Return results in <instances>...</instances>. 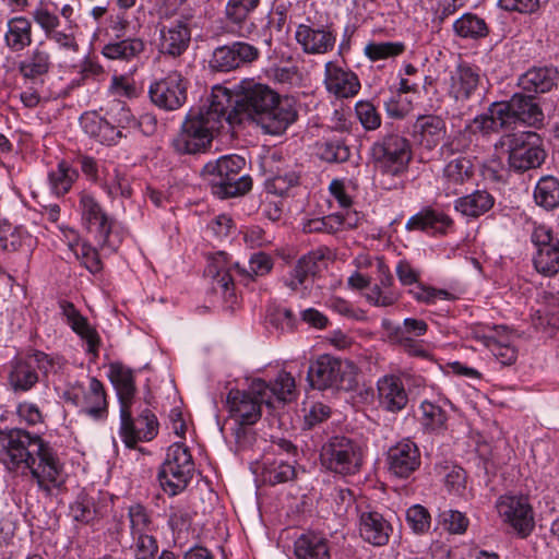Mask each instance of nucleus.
<instances>
[{
  "label": "nucleus",
  "mask_w": 559,
  "mask_h": 559,
  "mask_svg": "<svg viewBox=\"0 0 559 559\" xmlns=\"http://www.w3.org/2000/svg\"><path fill=\"white\" fill-rule=\"evenodd\" d=\"M0 463L10 472L29 475L46 492L61 488L67 480L56 450L39 435L23 428L0 430Z\"/></svg>",
  "instance_id": "obj_1"
},
{
  "label": "nucleus",
  "mask_w": 559,
  "mask_h": 559,
  "mask_svg": "<svg viewBox=\"0 0 559 559\" xmlns=\"http://www.w3.org/2000/svg\"><path fill=\"white\" fill-rule=\"evenodd\" d=\"M273 459L266 457L261 473L262 480L275 486L296 477L297 448L288 440L278 438L272 442Z\"/></svg>",
  "instance_id": "obj_14"
},
{
  "label": "nucleus",
  "mask_w": 559,
  "mask_h": 559,
  "mask_svg": "<svg viewBox=\"0 0 559 559\" xmlns=\"http://www.w3.org/2000/svg\"><path fill=\"white\" fill-rule=\"evenodd\" d=\"M406 49L403 41H376L371 40L364 47V55L371 61L377 62L401 56Z\"/></svg>",
  "instance_id": "obj_54"
},
{
  "label": "nucleus",
  "mask_w": 559,
  "mask_h": 559,
  "mask_svg": "<svg viewBox=\"0 0 559 559\" xmlns=\"http://www.w3.org/2000/svg\"><path fill=\"white\" fill-rule=\"evenodd\" d=\"M420 145L431 150L436 147L445 134V122L439 116H419L414 124Z\"/></svg>",
  "instance_id": "obj_41"
},
{
  "label": "nucleus",
  "mask_w": 559,
  "mask_h": 559,
  "mask_svg": "<svg viewBox=\"0 0 559 559\" xmlns=\"http://www.w3.org/2000/svg\"><path fill=\"white\" fill-rule=\"evenodd\" d=\"M328 204L330 209L341 212H356L353 210L356 195V185L347 178H334L329 185Z\"/></svg>",
  "instance_id": "obj_43"
},
{
  "label": "nucleus",
  "mask_w": 559,
  "mask_h": 559,
  "mask_svg": "<svg viewBox=\"0 0 559 559\" xmlns=\"http://www.w3.org/2000/svg\"><path fill=\"white\" fill-rule=\"evenodd\" d=\"M108 93L117 99H133L139 96V90L134 81L127 75H112Z\"/></svg>",
  "instance_id": "obj_64"
},
{
  "label": "nucleus",
  "mask_w": 559,
  "mask_h": 559,
  "mask_svg": "<svg viewBox=\"0 0 559 559\" xmlns=\"http://www.w3.org/2000/svg\"><path fill=\"white\" fill-rule=\"evenodd\" d=\"M229 97L223 86L216 85L206 102L198 107L191 108L181 124L180 132L174 138L173 146L181 154H198L205 152L211 145L214 134L229 126L236 115H227Z\"/></svg>",
  "instance_id": "obj_3"
},
{
  "label": "nucleus",
  "mask_w": 559,
  "mask_h": 559,
  "mask_svg": "<svg viewBox=\"0 0 559 559\" xmlns=\"http://www.w3.org/2000/svg\"><path fill=\"white\" fill-rule=\"evenodd\" d=\"M193 473L194 462L189 448L182 442H175L167 449L157 479L163 491L174 497L188 487Z\"/></svg>",
  "instance_id": "obj_7"
},
{
  "label": "nucleus",
  "mask_w": 559,
  "mask_h": 559,
  "mask_svg": "<svg viewBox=\"0 0 559 559\" xmlns=\"http://www.w3.org/2000/svg\"><path fill=\"white\" fill-rule=\"evenodd\" d=\"M81 223L104 254L115 253L127 236L126 229L110 218L96 198L86 191L79 194Z\"/></svg>",
  "instance_id": "obj_5"
},
{
  "label": "nucleus",
  "mask_w": 559,
  "mask_h": 559,
  "mask_svg": "<svg viewBox=\"0 0 559 559\" xmlns=\"http://www.w3.org/2000/svg\"><path fill=\"white\" fill-rule=\"evenodd\" d=\"M419 409L420 424L425 431L439 435L448 429L449 414L442 405L425 400Z\"/></svg>",
  "instance_id": "obj_47"
},
{
  "label": "nucleus",
  "mask_w": 559,
  "mask_h": 559,
  "mask_svg": "<svg viewBox=\"0 0 559 559\" xmlns=\"http://www.w3.org/2000/svg\"><path fill=\"white\" fill-rule=\"evenodd\" d=\"M453 32L463 39L478 40L489 34V27L484 19L468 12L454 21Z\"/></svg>",
  "instance_id": "obj_48"
},
{
  "label": "nucleus",
  "mask_w": 559,
  "mask_h": 559,
  "mask_svg": "<svg viewBox=\"0 0 559 559\" xmlns=\"http://www.w3.org/2000/svg\"><path fill=\"white\" fill-rule=\"evenodd\" d=\"M535 202L546 209L551 210L559 205V181L552 176L542 177L534 190Z\"/></svg>",
  "instance_id": "obj_50"
},
{
  "label": "nucleus",
  "mask_w": 559,
  "mask_h": 559,
  "mask_svg": "<svg viewBox=\"0 0 559 559\" xmlns=\"http://www.w3.org/2000/svg\"><path fill=\"white\" fill-rule=\"evenodd\" d=\"M316 154L328 163H344L350 156V150L341 139L326 140L316 145Z\"/></svg>",
  "instance_id": "obj_55"
},
{
  "label": "nucleus",
  "mask_w": 559,
  "mask_h": 559,
  "mask_svg": "<svg viewBox=\"0 0 559 559\" xmlns=\"http://www.w3.org/2000/svg\"><path fill=\"white\" fill-rule=\"evenodd\" d=\"M420 452L411 439H403L392 445L386 455L389 472L399 478H408L420 466Z\"/></svg>",
  "instance_id": "obj_22"
},
{
  "label": "nucleus",
  "mask_w": 559,
  "mask_h": 559,
  "mask_svg": "<svg viewBox=\"0 0 559 559\" xmlns=\"http://www.w3.org/2000/svg\"><path fill=\"white\" fill-rule=\"evenodd\" d=\"M267 318L270 323L281 332H292L297 326V318L290 309L276 305L269 309Z\"/></svg>",
  "instance_id": "obj_62"
},
{
  "label": "nucleus",
  "mask_w": 559,
  "mask_h": 559,
  "mask_svg": "<svg viewBox=\"0 0 559 559\" xmlns=\"http://www.w3.org/2000/svg\"><path fill=\"white\" fill-rule=\"evenodd\" d=\"M260 52L257 47L243 41L217 47L212 55L210 64L213 70L229 72L258 59Z\"/></svg>",
  "instance_id": "obj_21"
},
{
  "label": "nucleus",
  "mask_w": 559,
  "mask_h": 559,
  "mask_svg": "<svg viewBox=\"0 0 559 559\" xmlns=\"http://www.w3.org/2000/svg\"><path fill=\"white\" fill-rule=\"evenodd\" d=\"M475 166L473 160L465 155L450 158L443 166L439 177L440 189L447 197L459 194L462 188L473 179Z\"/></svg>",
  "instance_id": "obj_23"
},
{
  "label": "nucleus",
  "mask_w": 559,
  "mask_h": 559,
  "mask_svg": "<svg viewBox=\"0 0 559 559\" xmlns=\"http://www.w3.org/2000/svg\"><path fill=\"white\" fill-rule=\"evenodd\" d=\"M67 403H71L79 413L95 420H105L108 416V402L104 384L95 377L88 378V384L75 381L68 385L62 394Z\"/></svg>",
  "instance_id": "obj_12"
},
{
  "label": "nucleus",
  "mask_w": 559,
  "mask_h": 559,
  "mask_svg": "<svg viewBox=\"0 0 559 559\" xmlns=\"http://www.w3.org/2000/svg\"><path fill=\"white\" fill-rule=\"evenodd\" d=\"M354 110L356 118L365 131H376L381 127V114L370 100L360 99L356 102Z\"/></svg>",
  "instance_id": "obj_56"
},
{
  "label": "nucleus",
  "mask_w": 559,
  "mask_h": 559,
  "mask_svg": "<svg viewBox=\"0 0 559 559\" xmlns=\"http://www.w3.org/2000/svg\"><path fill=\"white\" fill-rule=\"evenodd\" d=\"M507 106L504 103L495 102L492 103L487 111L477 115L473 121L468 124L469 130L473 133L479 132L483 135L496 133L503 128L509 126V116H507Z\"/></svg>",
  "instance_id": "obj_35"
},
{
  "label": "nucleus",
  "mask_w": 559,
  "mask_h": 559,
  "mask_svg": "<svg viewBox=\"0 0 559 559\" xmlns=\"http://www.w3.org/2000/svg\"><path fill=\"white\" fill-rule=\"evenodd\" d=\"M205 272L213 277V285L216 290H221L225 296H231L234 289V280L230 274V266L227 265V254L216 253L209 262Z\"/></svg>",
  "instance_id": "obj_46"
},
{
  "label": "nucleus",
  "mask_w": 559,
  "mask_h": 559,
  "mask_svg": "<svg viewBox=\"0 0 559 559\" xmlns=\"http://www.w3.org/2000/svg\"><path fill=\"white\" fill-rule=\"evenodd\" d=\"M297 559H331L329 540L321 534L308 532L294 543Z\"/></svg>",
  "instance_id": "obj_39"
},
{
  "label": "nucleus",
  "mask_w": 559,
  "mask_h": 559,
  "mask_svg": "<svg viewBox=\"0 0 559 559\" xmlns=\"http://www.w3.org/2000/svg\"><path fill=\"white\" fill-rule=\"evenodd\" d=\"M496 147L506 150L510 167L518 171L539 167L547 155L543 139L533 131L506 134Z\"/></svg>",
  "instance_id": "obj_9"
},
{
  "label": "nucleus",
  "mask_w": 559,
  "mask_h": 559,
  "mask_svg": "<svg viewBox=\"0 0 559 559\" xmlns=\"http://www.w3.org/2000/svg\"><path fill=\"white\" fill-rule=\"evenodd\" d=\"M109 379L120 402L121 432L128 440H132L127 431L130 428L129 407L135 393L133 371L122 364L114 362L109 366Z\"/></svg>",
  "instance_id": "obj_20"
},
{
  "label": "nucleus",
  "mask_w": 559,
  "mask_h": 559,
  "mask_svg": "<svg viewBox=\"0 0 559 559\" xmlns=\"http://www.w3.org/2000/svg\"><path fill=\"white\" fill-rule=\"evenodd\" d=\"M59 306L62 316L66 318L67 324L84 342L86 354L91 356V361L95 362L99 355V334L72 302L62 300Z\"/></svg>",
  "instance_id": "obj_26"
},
{
  "label": "nucleus",
  "mask_w": 559,
  "mask_h": 559,
  "mask_svg": "<svg viewBox=\"0 0 559 559\" xmlns=\"http://www.w3.org/2000/svg\"><path fill=\"white\" fill-rule=\"evenodd\" d=\"M495 205V198L487 190H475L474 192L460 197L454 202V209L463 216L476 218Z\"/></svg>",
  "instance_id": "obj_42"
},
{
  "label": "nucleus",
  "mask_w": 559,
  "mask_h": 559,
  "mask_svg": "<svg viewBox=\"0 0 559 559\" xmlns=\"http://www.w3.org/2000/svg\"><path fill=\"white\" fill-rule=\"evenodd\" d=\"M53 365L55 359L41 350L12 358L7 366L9 389L15 394L29 392L39 382V374H47Z\"/></svg>",
  "instance_id": "obj_8"
},
{
  "label": "nucleus",
  "mask_w": 559,
  "mask_h": 559,
  "mask_svg": "<svg viewBox=\"0 0 559 559\" xmlns=\"http://www.w3.org/2000/svg\"><path fill=\"white\" fill-rule=\"evenodd\" d=\"M323 84L326 92L336 98H353L361 88L358 75L338 61L325 63Z\"/></svg>",
  "instance_id": "obj_19"
},
{
  "label": "nucleus",
  "mask_w": 559,
  "mask_h": 559,
  "mask_svg": "<svg viewBox=\"0 0 559 559\" xmlns=\"http://www.w3.org/2000/svg\"><path fill=\"white\" fill-rule=\"evenodd\" d=\"M497 511L504 523L520 536H527L534 528V512L528 498L523 495H503L497 501Z\"/></svg>",
  "instance_id": "obj_17"
},
{
  "label": "nucleus",
  "mask_w": 559,
  "mask_h": 559,
  "mask_svg": "<svg viewBox=\"0 0 559 559\" xmlns=\"http://www.w3.org/2000/svg\"><path fill=\"white\" fill-rule=\"evenodd\" d=\"M318 259L319 255L314 252L302 255L284 277V284L290 290L305 296L312 285V276L317 271Z\"/></svg>",
  "instance_id": "obj_34"
},
{
  "label": "nucleus",
  "mask_w": 559,
  "mask_h": 559,
  "mask_svg": "<svg viewBox=\"0 0 559 559\" xmlns=\"http://www.w3.org/2000/svg\"><path fill=\"white\" fill-rule=\"evenodd\" d=\"M223 90L229 97L227 115H236L229 127L242 123L245 119L254 121L265 134L281 135L297 119V110L288 98H282L267 85L253 81L242 82L241 93Z\"/></svg>",
  "instance_id": "obj_2"
},
{
  "label": "nucleus",
  "mask_w": 559,
  "mask_h": 559,
  "mask_svg": "<svg viewBox=\"0 0 559 559\" xmlns=\"http://www.w3.org/2000/svg\"><path fill=\"white\" fill-rule=\"evenodd\" d=\"M145 50V41L140 37L119 38L104 45L102 53L110 60L130 61Z\"/></svg>",
  "instance_id": "obj_44"
},
{
  "label": "nucleus",
  "mask_w": 559,
  "mask_h": 559,
  "mask_svg": "<svg viewBox=\"0 0 559 559\" xmlns=\"http://www.w3.org/2000/svg\"><path fill=\"white\" fill-rule=\"evenodd\" d=\"M382 326L386 331L390 342L400 346L407 354L416 357L427 356L424 341L417 338L427 333L428 324L426 321L405 318L402 324H393L383 320Z\"/></svg>",
  "instance_id": "obj_15"
},
{
  "label": "nucleus",
  "mask_w": 559,
  "mask_h": 559,
  "mask_svg": "<svg viewBox=\"0 0 559 559\" xmlns=\"http://www.w3.org/2000/svg\"><path fill=\"white\" fill-rule=\"evenodd\" d=\"M231 438V449L237 454L250 449L257 440L252 425L240 423L233 424Z\"/></svg>",
  "instance_id": "obj_61"
},
{
  "label": "nucleus",
  "mask_w": 559,
  "mask_h": 559,
  "mask_svg": "<svg viewBox=\"0 0 559 559\" xmlns=\"http://www.w3.org/2000/svg\"><path fill=\"white\" fill-rule=\"evenodd\" d=\"M295 39L305 53L324 55L333 50L336 36L328 26L301 23L296 27Z\"/></svg>",
  "instance_id": "obj_24"
},
{
  "label": "nucleus",
  "mask_w": 559,
  "mask_h": 559,
  "mask_svg": "<svg viewBox=\"0 0 559 559\" xmlns=\"http://www.w3.org/2000/svg\"><path fill=\"white\" fill-rule=\"evenodd\" d=\"M320 460L322 466L330 472L350 476L360 471L364 450L358 442L344 436H335L322 447Z\"/></svg>",
  "instance_id": "obj_11"
},
{
  "label": "nucleus",
  "mask_w": 559,
  "mask_h": 559,
  "mask_svg": "<svg viewBox=\"0 0 559 559\" xmlns=\"http://www.w3.org/2000/svg\"><path fill=\"white\" fill-rule=\"evenodd\" d=\"M369 157L376 171L382 177L381 186L390 190L397 188L395 179L407 171L412 160V146L405 136L388 132L371 144Z\"/></svg>",
  "instance_id": "obj_4"
},
{
  "label": "nucleus",
  "mask_w": 559,
  "mask_h": 559,
  "mask_svg": "<svg viewBox=\"0 0 559 559\" xmlns=\"http://www.w3.org/2000/svg\"><path fill=\"white\" fill-rule=\"evenodd\" d=\"M130 536L154 534L155 527L150 511L141 503L128 508Z\"/></svg>",
  "instance_id": "obj_51"
},
{
  "label": "nucleus",
  "mask_w": 559,
  "mask_h": 559,
  "mask_svg": "<svg viewBox=\"0 0 559 559\" xmlns=\"http://www.w3.org/2000/svg\"><path fill=\"white\" fill-rule=\"evenodd\" d=\"M272 405L262 394L252 391L230 390L227 394L226 405L229 417L234 423L254 425L261 417V405Z\"/></svg>",
  "instance_id": "obj_18"
},
{
  "label": "nucleus",
  "mask_w": 559,
  "mask_h": 559,
  "mask_svg": "<svg viewBox=\"0 0 559 559\" xmlns=\"http://www.w3.org/2000/svg\"><path fill=\"white\" fill-rule=\"evenodd\" d=\"M80 122L84 132L102 144L116 145L124 136L123 132L108 121L106 116L97 112H85Z\"/></svg>",
  "instance_id": "obj_33"
},
{
  "label": "nucleus",
  "mask_w": 559,
  "mask_h": 559,
  "mask_svg": "<svg viewBox=\"0 0 559 559\" xmlns=\"http://www.w3.org/2000/svg\"><path fill=\"white\" fill-rule=\"evenodd\" d=\"M360 216L358 212H334L323 216L324 233L335 234L340 230L357 227Z\"/></svg>",
  "instance_id": "obj_58"
},
{
  "label": "nucleus",
  "mask_w": 559,
  "mask_h": 559,
  "mask_svg": "<svg viewBox=\"0 0 559 559\" xmlns=\"http://www.w3.org/2000/svg\"><path fill=\"white\" fill-rule=\"evenodd\" d=\"M245 166L243 157L236 154L223 155L207 162L201 170V176L217 198H235L245 194L252 187L251 177L242 174Z\"/></svg>",
  "instance_id": "obj_6"
},
{
  "label": "nucleus",
  "mask_w": 559,
  "mask_h": 559,
  "mask_svg": "<svg viewBox=\"0 0 559 559\" xmlns=\"http://www.w3.org/2000/svg\"><path fill=\"white\" fill-rule=\"evenodd\" d=\"M32 41L33 27L27 17L19 15L8 20L4 43L12 52L24 50Z\"/></svg>",
  "instance_id": "obj_38"
},
{
  "label": "nucleus",
  "mask_w": 559,
  "mask_h": 559,
  "mask_svg": "<svg viewBox=\"0 0 559 559\" xmlns=\"http://www.w3.org/2000/svg\"><path fill=\"white\" fill-rule=\"evenodd\" d=\"M191 41V29L185 20H173L162 25L158 36V50L162 55L180 57Z\"/></svg>",
  "instance_id": "obj_27"
},
{
  "label": "nucleus",
  "mask_w": 559,
  "mask_h": 559,
  "mask_svg": "<svg viewBox=\"0 0 559 559\" xmlns=\"http://www.w3.org/2000/svg\"><path fill=\"white\" fill-rule=\"evenodd\" d=\"M73 254L90 273L97 274L103 270L99 252L90 242L83 241L79 249L73 251Z\"/></svg>",
  "instance_id": "obj_63"
},
{
  "label": "nucleus",
  "mask_w": 559,
  "mask_h": 559,
  "mask_svg": "<svg viewBox=\"0 0 559 559\" xmlns=\"http://www.w3.org/2000/svg\"><path fill=\"white\" fill-rule=\"evenodd\" d=\"M534 247L532 262L537 273L552 277L559 273V235L545 224H533L530 235Z\"/></svg>",
  "instance_id": "obj_13"
},
{
  "label": "nucleus",
  "mask_w": 559,
  "mask_h": 559,
  "mask_svg": "<svg viewBox=\"0 0 559 559\" xmlns=\"http://www.w3.org/2000/svg\"><path fill=\"white\" fill-rule=\"evenodd\" d=\"M299 173L293 168H277V170L267 178L265 189L271 194L282 197L299 183Z\"/></svg>",
  "instance_id": "obj_52"
},
{
  "label": "nucleus",
  "mask_w": 559,
  "mask_h": 559,
  "mask_svg": "<svg viewBox=\"0 0 559 559\" xmlns=\"http://www.w3.org/2000/svg\"><path fill=\"white\" fill-rule=\"evenodd\" d=\"M52 67L50 51L44 40L38 41L19 62L21 76L34 85L43 86Z\"/></svg>",
  "instance_id": "obj_25"
},
{
  "label": "nucleus",
  "mask_w": 559,
  "mask_h": 559,
  "mask_svg": "<svg viewBox=\"0 0 559 559\" xmlns=\"http://www.w3.org/2000/svg\"><path fill=\"white\" fill-rule=\"evenodd\" d=\"M188 81L178 71L152 82L148 86L151 102L158 108L173 111L187 102Z\"/></svg>",
  "instance_id": "obj_16"
},
{
  "label": "nucleus",
  "mask_w": 559,
  "mask_h": 559,
  "mask_svg": "<svg viewBox=\"0 0 559 559\" xmlns=\"http://www.w3.org/2000/svg\"><path fill=\"white\" fill-rule=\"evenodd\" d=\"M377 401L385 412L396 414L408 403V394L401 377L384 374L377 380Z\"/></svg>",
  "instance_id": "obj_28"
},
{
  "label": "nucleus",
  "mask_w": 559,
  "mask_h": 559,
  "mask_svg": "<svg viewBox=\"0 0 559 559\" xmlns=\"http://www.w3.org/2000/svg\"><path fill=\"white\" fill-rule=\"evenodd\" d=\"M79 178V173L69 162L60 160L55 168L48 173V185L50 192L56 197L67 194Z\"/></svg>",
  "instance_id": "obj_45"
},
{
  "label": "nucleus",
  "mask_w": 559,
  "mask_h": 559,
  "mask_svg": "<svg viewBox=\"0 0 559 559\" xmlns=\"http://www.w3.org/2000/svg\"><path fill=\"white\" fill-rule=\"evenodd\" d=\"M104 189L111 198H130L132 189L123 170L115 165L104 168Z\"/></svg>",
  "instance_id": "obj_49"
},
{
  "label": "nucleus",
  "mask_w": 559,
  "mask_h": 559,
  "mask_svg": "<svg viewBox=\"0 0 559 559\" xmlns=\"http://www.w3.org/2000/svg\"><path fill=\"white\" fill-rule=\"evenodd\" d=\"M356 374L357 367L353 361L330 354L320 355L308 370L310 384L318 390L352 389L356 382Z\"/></svg>",
  "instance_id": "obj_10"
},
{
  "label": "nucleus",
  "mask_w": 559,
  "mask_h": 559,
  "mask_svg": "<svg viewBox=\"0 0 559 559\" xmlns=\"http://www.w3.org/2000/svg\"><path fill=\"white\" fill-rule=\"evenodd\" d=\"M479 83V68L467 62H460L450 71L448 93L456 102H466L474 95Z\"/></svg>",
  "instance_id": "obj_29"
},
{
  "label": "nucleus",
  "mask_w": 559,
  "mask_h": 559,
  "mask_svg": "<svg viewBox=\"0 0 559 559\" xmlns=\"http://www.w3.org/2000/svg\"><path fill=\"white\" fill-rule=\"evenodd\" d=\"M104 110L107 120L111 121L121 131L138 126L136 118L121 99L114 98L108 102Z\"/></svg>",
  "instance_id": "obj_53"
},
{
  "label": "nucleus",
  "mask_w": 559,
  "mask_h": 559,
  "mask_svg": "<svg viewBox=\"0 0 559 559\" xmlns=\"http://www.w3.org/2000/svg\"><path fill=\"white\" fill-rule=\"evenodd\" d=\"M407 293L417 301L426 305H432L438 299L441 300H453L455 296L445 290L437 289L423 283L417 284L414 287L408 288Z\"/></svg>",
  "instance_id": "obj_60"
},
{
  "label": "nucleus",
  "mask_w": 559,
  "mask_h": 559,
  "mask_svg": "<svg viewBox=\"0 0 559 559\" xmlns=\"http://www.w3.org/2000/svg\"><path fill=\"white\" fill-rule=\"evenodd\" d=\"M405 227L430 235H445L453 227V219L443 211L426 206L411 216Z\"/></svg>",
  "instance_id": "obj_30"
},
{
  "label": "nucleus",
  "mask_w": 559,
  "mask_h": 559,
  "mask_svg": "<svg viewBox=\"0 0 559 559\" xmlns=\"http://www.w3.org/2000/svg\"><path fill=\"white\" fill-rule=\"evenodd\" d=\"M260 0H228L225 7V15L229 23L242 27L247 23L248 15L253 12Z\"/></svg>",
  "instance_id": "obj_57"
},
{
  "label": "nucleus",
  "mask_w": 559,
  "mask_h": 559,
  "mask_svg": "<svg viewBox=\"0 0 559 559\" xmlns=\"http://www.w3.org/2000/svg\"><path fill=\"white\" fill-rule=\"evenodd\" d=\"M130 549L133 559H155L158 552V542L154 534L131 536Z\"/></svg>",
  "instance_id": "obj_59"
},
{
  "label": "nucleus",
  "mask_w": 559,
  "mask_h": 559,
  "mask_svg": "<svg viewBox=\"0 0 559 559\" xmlns=\"http://www.w3.org/2000/svg\"><path fill=\"white\" fill-rule=\"evenodd\" d=\"M509 116V126L521 121L528 126L537 127L543 123L544 114L539 106L530 96L514 94L509 102H503Z\"/></svg>",
  "instance_id": "obj_32"
},
{
  "label": "nucleus",
  "mask_w": 559,
  "mask_h": 559,
  "mask_svg": "<svg viewBox=\"0 0 559 559\" xmlns=\"http://www.w3.org/2000/svg\"><path fill=\"white\" fill-rule=\"evenodd\" d=\"M558 81V71L552 67H538L527 70L519 79V86L528 93L549 92Z\"/></svg>",
  "instance_id": "obj_40"
},
{
  "label": "nucleus",
  "mask_w": 559,
  "mask_h": 559,
  "mask_svg": "<svg viewBox=\"0 0 559 559\" xmlns=\"http://www.w3.org/2000/svg\"><path fill=\"white\" fill-rule=\"evenodd\" d=\"M295 379L286 371L278 372L277 377L272 383H266L264 380L258 379L252 382V391L262 394L272 402L275 397L280 402L290 401L295 395Z\"/></svg>",
  "instance_id": "obj_37"
},
{
  "label": "nucleus",
  "mask_w": 559,
  "mask_h": 559,
  "mask_svg": "<svg viewBox=\"0 0 559 559\" xmlns=\"http://www.w3.org/2000/svg\"><path fill=\"white\" fill-rule=\"evenodd\" d=\"M130 428L127 432L132 440H128L119 428V436L126 447L133 448L138 442L151 441L158 431V423L156 416L148 409L142 412L136 420L132 419L131 411L129 409Z\"/></svg>",
  "instance_id": "obj_36"
},
{
  "label": "nucleus",
  "mask_w": 559,
  "mask_h": 559,
  "mask_svg": "<svg viewBox=\"0 0 559 559\" xmlns=\"http://www.w3.org/2000/svg\"><path fill=\"white\" fill-rule=\"evenodd\" d=\"M358 530L360 537L372 546H384L393 531L391 523L377 511L360 513Z\"/></svg>",
  "instance_id": "obj_31"
}]
</instances>
